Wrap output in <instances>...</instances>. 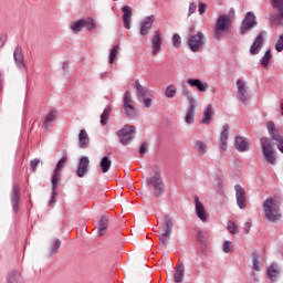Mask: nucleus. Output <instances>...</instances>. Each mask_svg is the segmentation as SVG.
<instances>
[{"label": "nucleus", "mask_w": 283, "mask_h": 283, "mask_svg": "<svg viewBox=\"0 0 283 283\" xmlns=\"http://www.w3.org/2000/svg\"><path fill=\"white\" fill-rule=\"evenodd\" d=\"M116 56H118V45H115V46L111 50L109 63H114V59H116Z\"/></svg>", "instance_id": "50"}, {"label": "nucleus", "mask_w": 283, "mask_h": 283, "mask_svg": "<svg viewBox=\"0 0 283 283\" xmlns=\"http://www.w3.org/2000/svg\"><path fill=\"white\" fill-rule=\"evenodd\" d=\"M207 12V4L200 3L199 4V14H205Z\"/></svg>", "instance_id": "55"}, {"label": "nucleus", "mask_w": 283, "mask_h": 283, "mask_svg": "<svg viewBox=\"0 0 283 283\" xmlns=\"http://www.w3.org/2000/svg\"><path fill=\"white\" fill-rule=\"evenodd\" d=\"M6 41H8V39L6 38V35H1V36H0V48H3V45H6Z\"/></svg>", "instance_id": "57"}, {"label": "nucleus", "mask_w": 283, "mask_h": 283, "mask_svg": "<svg viewBox=\"0 0 283 283\" xmlns=\"http://www.w3.org/2000/svg\"><path fill=\"white\" fill-rule=\"evenodd\" d=\"M109 114H112V106H107L101 115V125H107L109 120Z\"/></svg>", "instance_id": "39"}, {"label": "nucleus", "mask_w": 283, "mask_h": 283, "mask_svg": "<svg viewBox=\"0 0 283 283\" xmlns=\"http://www.w3.org/2000/svg\"><path fill=\"white\" fill-rule=\"evenodd\" d=\"M235 200L239 209H247V190L240 185L234 186Z\"/></svg>", "instance_id": "17"}, {"label": "nucleus", "mask_w": 283, "mask_h": 283, "mask_svg": "<svg viewBox=\"0 0 283 283\" xmlns=\"http://www.w3.org/2000/svg\"><path fill=\"white\" fill-rule=\"evenodd\" d=\"M171 233H174V218L170 216L164 217V222L159 226V242L160 244H164V247H167Z\"/></svg>", "instance_id": "3"}, {"label": "nucleus", "mask_w": 283, "mask_h": 283, "mask_svg": "<svg viewBox=\"0 0 283 283\" xmlns=\"http://www.w3.org/2000/svg\"><path fill=\"white\" fill-rule=\"evenodd\" d=\"M90 145V137L87 135V130L82 129L78 134V146L81 149H87Z\"/></svg>", "instance_id": "31"}, {"label": "nucleus", "mask_w": 283, "mask_h": 283, "mask_svg": "<svg viewBox=\"0 0 283 283\" xmlns=\"http://www.w3.org/2000/svg\"><path fill=\"white\" fill-rule=\"evenodd\" d=\"M107 227H109V219L107 217L103 216L99 220V224L97 227L98 235L102 238V235H105V232L107 231Z\"/></svg>", "instance_id": "33"}, {"label": "nucleus", "mask_w": 283, "mask_h": 283, "mask_svg": "<svg viewBox=\"0 0 283 283\" xmlns=\"http://www.w3.org/2000/svg\"><path fill=\"white\" fill-rule=\"evenodd\" d=\"M13 61L18 70H25V62L23 61V49L17 46L13 52Z\"/></svg>", "instance_id": "22"}, {"label": "nucleus", "mask_w": 283, "mask_h": 283, "mask_svg": "<svg viewBox=\"0 0 283 283\" xmlns=\"http://www.w3.org/2000/svg\"><path fill=\"white\" fill-rule=\"evenodd\" d=\"M117 136L122 145H129L136 137V126L125 125L117 132Z\"/></svg>", "instance_id": "7"}, {"label": "nucleus", "mask_w": 283, "mask_h": 283, "mask_svg": "<svg viewBox=\"0 0 283 283\" xmlns=\"http://www.w3.org/2000/svg\"><path fill=\"white\" fill-rule=\"evenodd\" d=\"M123 112L127 118L136 116V107L134 106V101H132V93L128 91L124 93Z\"/></svg>", "instance_id": "11"}, {"label": "nucleus", "mask_w": 283, "mask_h": 283, "mask_svg": "<svg viewBox=\"0 0 283 283\" xmlns=\"http://www.w3.org/2000/svg\"><path fill=\"white\" fill-rule=\"evenodd\" d=\"M266 129L271 137V140H275L277 143V149L283 154V136L280 134V129L275 126L274 122L266 123Z\"/></svg>", "instance_id": "9"}, {"label": "nucleus", "mask_w": 283, "mask_h": 283, "mask_svg": "<svg viewBox=\"0 0 283 283\" xmlns=\"http://www.w3.org/2000/svg\"><path fill=\"white\" fill-rule=\"evenodd\" d=\"M20 193L21 189L19 188V185H13L12 192L10 195L13 213H17L19 211V202L21 200Z\"/></svg>", "instance_id": "19"}, {"label": "nucleus", "mask_w": 283, "mask_h": 283, "mask_svg": "<svg viewBox=\"0 0 283 283\" xmlns=\"http://www.w3.org/2000/svg\"><path fill=\"white\" fill-rule=\"evenodd\" d=\"M177 92H178V88L176 87V85L170 84L166 87L165 96L166 98H174Z\"/></svg>", "instance_id": "42"}, {"label": "nucleus", "mask_w": 283, "mask_h": 283, "mask_svg": "<svg viewBox=\"0 0 283 283\" xmlns=\"http://www.w3.org/2000/svg\"><path fill=\"white\" fill-rule=\"evenodd\" d=\"M266 129L271 137V140H275L277 143V149L283 154V136L280 134V129L275 126L274 122L266 123Z\"/></svg>", "instance_id": "8"}, {"label": "nucleus", "mask_w": 283, "mask_h": 283, "mask_svg": "<svg viewBox=\"0 0 283 283\" xmlns=\"http://www.w3.org/2000/svg\"><path fill=\"white\" fill-rule=\"evenodd\" d=\"M197 9H198V6L196 4V2H191L189 4L188 17H191V14H193Z\"/></svg>", "instance_id": "52"}, {"label": "nucleus", "mask_w": 283, "mask_h": 283, "mask_svg": "<svg viewBox=\"0 0 283 283\" xmlns=\"http://www.w3.org/2000/svg\"><path fill=\"white\" fill-rule=\"evenodd\" d=\"M273 59V55L271 54V50L269 49L265 51L264 55L261 57L260 63L263 67H269V63Z\"/></svg>", "instance_id": "41"}, {"label": "nucleus", "mask_w": 283, "mask_h": 283, "mask_svg": "<svg viewBox=\"0 0 283 283\" xmlns=\"http://www.w3.org/2000/svg\"><path fill=\"white\" fill-rule=\"evenodd\" d=\"M229 140V124H224L220 134V149L227 151Z\"/></svg>", "instance_id": "26"}, {"label": "nucleus", "mask_w": 283, "mask_h": 283, "mask_svg": "<svg viewBox=\"0 0 283 283\" xmlns=\"http://www.w3.org/2000/svg\"><path fill=\"white\" fill-rule=\"evenodd\" d=\"M195 211L197 218L201 220V222H207L209 220V212L205 209V205L200 201V197L195 196Z\"/></svg>", "instance_id": "16"}, {"label": "nucleus", "mask_w": 283, "mask_h": 283, "mask_svg": "<svg viewBox=\"0 0 283 283\" xmlns=\"http://www.w3.org/2000/svg\"><path fill=\"white\" fill-rule=\"evenodd\" d=\"M69 69H70V63L64 62V63H63V70H69Z\"/></svg>", "instance_id": "58"}, {"label": "nucleus", "mask_w": 283, "mask_h": 283, "mask_svg": "<svg viewBox=\"0 0 283 283\" xmlns=\"http://www.w3.org/2000/svg\"><path fill=\"white\" fill-rule=\"evenodd\" d=\"M252 264L254 271H262V262H260V255H258V252L252 253Z\"/></svg>", "instance_id": "40"}, {"label": "nucleus", "mask_w": 283, "mask_h": 283, "mask_svg": "<svg viewBox=\"0 0 283 283\" xmlns=\"http://www.w3.org/2000/svg\"><path fill=\"white\" fill-rule=\"evenodd\" d=\"M84 28H87L90 32H92V30H96V23H94V19L92 18L84 19Z\"/></svg>", "instance_id": "45"}, {"label": "nucleus", "mask_w": 283, "mask_h": 283, "mask_svg": "<svg viewBox=\"0 0 283 283\" xmlns=\"http://www.w3.org/2000/svg\"><path fill=\"white\" fill-rule=\"evenodd\" d=\"M87 171H90V157L83 156L78 160L76 174L78 178H84Z\"/></svg>", "instance_id": "21"}, {"label": "nucleus", "mask_w": 283, "mask_h": 283, "mask_svg": "<svg viewBox=\"0 0 283 283\" xmlns=\"http://www.w3.org/2000/svg\"><path fill=\"white\" fill-rule=\"evenodd\" d=\"M155 20L156 18L154 15H148L140 21L139 23L140 36H147L151 32V28H154Z\"/></svg>", "instance_id": "15"}, {"label": "nucleus", "mask_w": 283, "mask_h": 283, "mask_svg": "<svg viewBox=\"0 0 283 283\" xmlns=\"http://www.w3.org/2000/svg\"><path fill=\"white\" fill-rule=\"evenodd\" d=\"M195 149L199 156H205V154H207V144H205L202 140H197L195 143Z\"/></svg>", "instance_id": "36"}, {"label": "nucleus", "mask_w": 283, "mask_h": 283, "mask_svg": "<svg viewBox=\"0 0 283 283\" xmlns=\"http://www.w3.org/2000/svg\"><path fill=\"white\" fill-rule=\"evenodd\" d=\"M56 120V112L52 111L50 112L44 120V129H49L50 125Z\"/></svg>", "instance_id": "38"}, {"label": "nucleus", "mask_w": 283, "mask_h": 283, "mask_svg": "<svg viewBox=\"0 0 283 283\" xmlns=\"http://www.w3.org/2000/svg\"><path fill=\"white\" fill-rule=\"evenodd\" d=\"M39 163H41V160H39V159L31 160V163H30L31 171H36V167H39Z\"/></svg>", "instance_id": "53"}, {"label": "nucleus", "mask_w": 283, "mask_h": 283, "mask_svg": "<svg viewBox=\"0 0 283 283\" xmlns=\"http://www.w3.org/2000/svg\"><path fill=\"white\" fill-rule=\"evenodd\" d=\"M59 249H61V240L55 239L51 244L50 258H52V255H55V253H59Z\"/></svg>", "instance_id": "43"}, {"label": "nucleus", "mask_w": 283, "mask_h": 283, "mask_svg": "<svg viewBox=\"0 0 283 283\" xmlns=\"http://www.w3.org/2000/svg\"><path fill=\"white\" fill-rule=\"evenodd\" d=\"M201 234H202V232H199V238H200Z\"/></svg>", "instance_id": "60"}, {"label": "nucleus", "mask_w": 283, "mask_h": 283, "mask_svg": "<svg viewBox=\"0 0 283 283\" xmlns=\"http://www.w3.org/2000/svg\"><path fill=\"white\" fill-rule=\"evenodd\" d=\"M251 231V222H245L243 226V233H249Z\"/></svg>", "instance_id": "56"}, {"label": "nucleus", "mask_w": 283, "mask_h": 283, "mask_svg": "<svg viewBox=\"0 0 283 283\" xmlns=\"http://www.w3.org/2000/svg\"><path fill=\"white\" fill-rule=\"evenodd\" d=\"M274 48H275L276 52H283V34H281L277 38V40H276V42L274 44Z\"/></svg>", "instance_id": "48"}, {"label": "nucleus", "mask_w": 283, "mask_h": 283, "mask_svg": "<svg viewBox=\"0 0 283 283\" xmlns=\"http://www.w3.org/2000/svg\"><path fill=\"white\" fill-rule=\"evenodd\" d=\"M264 48V32H261L254 39L252 45L250 46V54L255 55L262 51Z\"/></svg>", "instance_id": "20"}, {"label": "nucleus", "mask_w": 283, "mask_h": 283, "mask_svg": "<svg viewBox=\"0 0 283 283\" xmlns=\"http://www.w3.org/2000/svg\"><path fill=\"white\" fill-rule=\"evenodd\" d=\"M134 87L137 92L138 101H143V98H145V96H149V88L143 86L140 84V81H136L135 84H134Z\"/></svg>", "instance_id": "30"}, {"label": "nucleus", "mask_w": 283, "mask_h": 283, "mask_svg": "<svg viewBox=\"0 0 283 283\" xmlns=\"http://www.w3.org/2000/svg\"><path fill=\"white\" fill-rule=\"evenodd\" d=\"M231 25V17L230 15H220L217 20L216 27H214V39H222L224 34L229 32V28Z\"/></svg>", "instance_id": "6"}, {"label": "nucleus", "mask_w": 283, "mask_h": 283, "mask_svg": "<svg viewBox=\"0 0 283 283\" xmlns=\"http://www.w3.org/2000/svg\"><path fill=\"white\" fill-rule=\"evenodd\" d=\"M122 12L124 14L123 15L124 27L126 28V30H132V17H133L132 7L124 6L122 8Z\"/></svg>", "instance_id": "24"}, {"label": "nucleus", "mask_w": 283, "mask_h": 283, "mask_svg": "<svg viewBox=\"0 0 283 283\" xmlns=\"http://www.w3.org/2000/svg\"><path fill=\"white\" fill-rule=\"evenodd\" d=\"M172 45L174 48H177V49H179L182 45V40L180 38V34L175 33L172 35Z\"/></svg>", "instance_id": "46"}, {"label": "nucleus", "mask_w": 283, "mask_h": 283, "mask_svg": "<svg viewBox=\"0 0 283 283\" xmlns=\"http://www.w3.org/2000/svg\"><path fill=\"white\" fill-rule=\"evenodd\" d=\"M154 99L151 98V97H143L142 99H139V103H143V105H144V107L146 108V109H149V107H151V102H153Z\"/></svg>", "instance_id": "49"}, {"label": "nucleus", "mask_w": 283, "mask_h": 283, "mask_svg": "<svg viewBox=\"0 0 283 283\" xmlns=\"http://www.w3.org/2000/svg\"><path fill=\"white\" fill-rule=\"evenodd\" d=\"M150 43L153 56H158V54H160V50H163V32L160 30H156L154 32Z\"/></svg>", "instance_id": "13"}, {"label": "nucleus", "mask_w": 283, "mask_h": 283, "mask_svg": "<svg viewBox=\"0 0 283 283\" xmlns=\"http://www.w3.org/2000/svg\"><path fill=\"white\" fill-rule=\"evenodd\" d=\"M181 93L189 102V105L197 104L196 98H193V96L191 95V91H189V88L184 87Z\"/></svg>", "instance_id": "44"}, {"label": "nucleus", "mask_w": 283, "mask_h": 283, "mask_svg": "<svg viewBox=\"0 0 283 283\" xmlns=\"http://www.w3.org/2000/svg\"><path fill=\"white\" fill-rule=\"evenodd\" d=\"M227 229L229 233H232V235H235V233H238V224H235V222L233 221L228 222Z\"/></svg>", "instance_id": "47"}, {"label": "nucleus", "mask_w": 283, "mask_h": 283, "mask_svg": "<svg viewBox=\"0 0 283 283\" xmlns=\"http://www.w3.org/2000/svg\"><path fill=\"white\" fill-rule=\"evenodd\" d=\"M260 143L264 160H266L269 165H277V151L273 149L271 139L269 137H262Z\"/></svg>", "instance_id": "4"}, {"label": "nucleus", "mask_w": 283, "mask_h": 283, "mask_svg": "<svg viewBox=\"0 0 283 283\" xmlns=\"http://www.w3.org/2000/svg\"><path fill=\"white\" fill-rule=\"evenodd\" d=\"M67 163V155L63 156V158L57 163L54 175L51 179L52 182V197L49 201V207H54V203L56 202V197L59 196V192L56 189H59V171L65 167V164Z\"/></svg>", "instance_id": "5"}, {"label": "nucleus", "mask_w": 283, "mask_h": 283, "mask_svg": "<svg viewBox=\"0 0 283 283\" xmlns=\"http://www.w3.org/2000/svg\"><path fill=\"white\" fill-rule=\"evenodd\" d=\"M196 107H198V103L189 104L185 115V123H187V125H193V120L196 118Z\"/></svg>", "instance_id": "28"}, {"label": "nucleus", "mask_w": 283, "mask_h": 283, "mask_svg": "<svg viewBox=\"0 0 283 283\" xmlns=\"http://www.w3.org/2000/svg\"><path fill=\"white\" fill-rule=\"evenodd\" d=\"M114 1H118V0H114Z\"/></svg>", "instance_id": "61"}, {"label": "nucleus", "mask_w": 283, "mask_h": 283, "mask_svg": "<svg viewBox=\"0 0 283 283\" xmlns=\"http://www.w3.org/2000/svg\"><path fill=\"white\" fill-rule=\"evenodd\" d=\"M188 48L191 52H200L205 48V33L198 32L188 38Z\"/></svg>", "instance_id": "10"}, {"label": "nucleus", "mask_w": 283, "mask_h": 283, "mask_svg": "<svg viewBox=\"0 0 283 283\" xmlns=\"http://www.w3.org/2000/svg\"><path fill=\"white\" fill-rule=\"evenodd\" d=\"M7 283H23V276L19 271H12L7 274Z\"/></svg>", "instance_id": "32"}, {"label": "nucleus", "mask_w": 283, "mask_h": 283, "mask_svg": "<svg viewBox=\"0 0 283 283\" xmlns=\"http://www.w3.org/2000/svg\"><path fill=\"white\" fill-rule=\"evenodd\" d=\"M174 277H175L176 283H181L182 280H185V265L184 264H179L176 266Z\"/></svg>", "instance_id": "34"}, {"label": "nucleus", "mask_w": 283, "mask_h": 283, "mask_svg": "<svg viewBox=\"0 0 283 283\" xmlns=\"http://www.w3.org/2000/svg\"><path fill=\"white\" fill-rule=\"evenodd\" d=\"M99 167L102 169V174H107V171L112 169V159L107 156L103 157L99 161Z\"/></svg>", "instance_id": "35"}, {"label": "nucleus", "mask_w": 283, "mask_h": 283, "mask_svg": "<svg viewBox=\"0 0 283 283\" xmlns=\"http://www.w3.org/2000/svg\"><path fill=\"white\" fill-rule=\"evenodd\" d=\"M222 251L223 253H231V241H224Z\"/></svg>", "instance_id": "51"}, {"label": "nucleus", "mask_w": 283, "mask_h": 283, "mask_svg": "<svg viewBox=\"0 0 283 283\" xmlns=\"http://www.w3.org/2000/svg\"><path fill=\"white\" fill-rule=\"evenodd\" d=\"M281 114L283 116V99L281 101Z\"/></svg>", "instance_id": "59"}, {"label": "nucleus", "mask_w": 283, "mask_h": 283, "mask_svg": "<svg viewBox=\"0 0 283 283\" xmlns=\"http://www.w3.org/2000/svg\"><path fill=\"white\" fill-rule=\"evenodd\" d=\"M280 200L277 198H268L263 202V211L265 219L269 222H280L282 220V210H281Z\"/></svg>", "instance_id": "2"}, {"label": "nucleus", "mask_w": 283, "mask_h": 283, "mask_svg": "<svg viewBox=\"0 0 283 283\" xmlns=\"http://www.w3.org/2000/svg\"><path fill=\"white\" fill-rule=\"evenodd\" d=\"M250 145L251 143L249 142V139L242 136H238L234 139V147L237 151H240V153L249 151Z\"/></svg>", "instance_id": "23"}, {"label": "nucleus", "mask_w": 283, "mask_h": 283, "mask_svg": "<svg viewBox=\"0 0 283 283\" xmlns=\"http://www.w3.org/2000/svg\"><path fill=\"white\" fill-rule=\"evenodd\" d=\"M271 3L277 10V13L272 17V23L283 25V0H271Z\"/></svg>", "instance_id": "14"}, {"label": "nucleus", "mask_w": 283, "mask_h": 283, "mask_svg": "<svg viewBox=\"0 0 283 283\" xmlns=\"http://www.w3.org/2000/svg\"><path fill=\"white\" fill-rule=\"evenodd\" d=\"M139 154L140 156H144L145 154H147V143L142 144L139 148Z\"/></svg>", "instance_id": "54"}, {"label": "nucleus", "mask_w": 283, "mask_h": 283, "mask_svg": "<svg viewBox=\"0 0 283 283\" xmlns=\"http://www.w3.org/2000/svg\"><path fill=\"white\" fill-rule=\"evenodd\" d=\"M256 25L258 20L255 18V13L248 12L242 21L241 34H249V32H251V30H253V28H255Z\"/></svg>", "instance_id": "12"}, {"label": "nucleus", "mask_w": 283, "mask_h": 283, "mask_svg": "<svg viewBox=\"0 0 283 283\" xmlns=\"http://www.w3.org/2000/svg\"><path fill=\"white\" fill-rule=\"evenodd\" d=\"M280 265H277V263H272L269 268H268V276L271 280V282H277V279L280 277Z\"/></svg>", "instance_id": "29"}, {"label": "nucleus", "mask_w": 283, "mask_h": 283, "mask_svg": "<svg viewBox=\"0 0 283 283\" xmlns=\"http://www.w3.org/2000/svg\"><path fill=\"white\" fill-rule=\"evenodd\" d=\"M237 94L239 96V99L243 105H247V101H249V91L247 88V82L244 80H237Z\"/></svg>", "instance_id": "18"}, {"label": "nucleus", "mask_w": 283, "mask_h": 283, "mask_svg": "<svg viewBox=\"0 0 283 283\" xmlns=\"http://www.w3.org/2000/svg\"><path fill=\"white\" fill-rule=\"evenodd\" d=\"M151 171L153 175L146 178V185L151 189L156 198H160L165 193V180H163V175L158 166H154Z\"/></svg>", "instance_id": "1"}, {"label": "nucleus", "mask_w": 283, "mask_h": 283, "mask_svg": "<svg viewBox=\"0 0 283 283\" xmlns=\"http://www.w3.org/2000/svg\"><path fill=\"white\" fill-rule=\"evenodd\" d=\"M187 83L190 87H196L198 92H207L209 90V84L200 78H188Z\"/></svg>", "instance_id": "25"}, {"label": "nucleus", "mask_w": 283, "mask_h": 283, "mask_svg": "<svg viewBox=\"0 0 283 283\" xmlns=\"http://www.w3.org/2000/svg\"><path fill=\"white\" fill-rule=\"evenodd\" d=\"M213 114L216 112L213 111V105H208L207 108L203 111V116L200 120L201 125H211V120L213 118Z\"/></svg>", "instance_id": "27"}, {"label": "nucleus", "mask_w": 283, "mask_h": 283, "mask_svg": "<svg viewBox=\"0 0 283 283\" xmlns=\"http://www.w3.org/2000/svg\"><path fill=\"white\" fill-rule=\"evenodd\" d=\"M85 28L84 19H81L74 23L71 24V30L74 32V34H78Z\"/></svg>", "instance_id": "37"}]
</instances>
